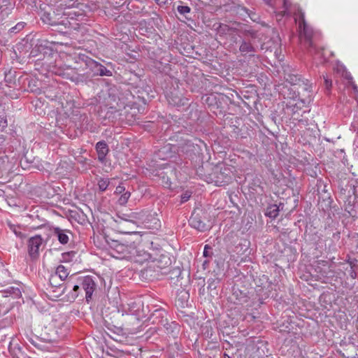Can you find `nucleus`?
<instances>
[{
	"label": "nucleus",
	"mask_w": 358,
	"mask_h": 358,
	"mask_svg": "<svg viewBox=\"0 0 358 358\" xmlns=\"http://www.w3.org/2000/svg\"><path fill=\"white\" fill-rule=\"evenodd\" d=\"M189 198H190V194L188 192H186L181 196V202L182 203L186 202L187 201L189 200Z\"/></svg>",
	"instance_id": "bb28decb"
},
{
	"label": "nucleus",
	"mask_w": 358,
	"mask_h": 358,
	"mask_svg": "<svg viewBox=\"0 0 358 358\" xmlns=\"http://www.w3.org/2000/svg\"><path fill=\"white\" fill-rule=\"evenodd\" d=\"M324 83H325L327 89L329 90L332 85L331 80L329 79L327 76V77L324 76Z\"/></svg>",
	"instance_id": "a878e982"
},
{
	"label": "nucleus",
	"mask_w": 358,
	"mask_h": 358,
	"mask_svg": "<svg viewBox=\"0 0 358 358\" xmlns=\"http://www.w3.org/2000/svg\"><path fill=\"white\" fill-rule=\"evenodd\" d=\"M211 250V248L208 245H206L204 246V249H203V256L204 257H208L209 256V254H208V250Z\"/></svg>",
	"instance_id": "c85d7f7f"
},
{
	"label": "nucleus",
	"mask_w": 358,
	"mask_h": 358,
	"mask_svg": "<svg viewBox=\"0 0 358 358\" xmlns=\"http://www.w3.org/2000/svg\"><path fill=\"white\" fill-rule=\"evenodd\" d=\"M67 328L62 317L55 318L41 332L39 329H34V332L30 329L25 330V336L28 341L37 348L50 351L52 344L62 339L66 333Z\"/></svg>",
	"instance_id": "f257e3e1"
},
{
	"label": "nucleus",
	"mask_w": 358,
	"mask_h": 358,
	"mask_svg": "<svg viewBox=\"0 0 358 358\" xmlns=\"http://www.w3.org/2000/svg\"><path fill=\"white\" fill-rule=\"evenodd\" d=\"M240 51L243 53H250L254 51V48L250 43L243 42L240 46Z\"/></svg>",
	"instance_id": "a211bd4d"
},
{
	"label": "nucleus",
	"mask_w": 358,
	"mask_h": 358,
	"mask_svg": "<svg viewBox=\"0 0 358 358\" xmlns=\"http://www.w3.org/2000/svg\"><path fill=\"white\" fill-rule=\"evenodd\" d=\"M294 20L298 23L299 39L301 43L309 49L311 53L316 55L320 54L315 48L313 38L315 33L311 27H310L305 20V14L301 10L294 14Z\"/></svg>",
	"instance_id": "7ed1b4c3"
},
{
	"label": "nucleus",
	"mask_w": 358,
	"mask_h": 358,
	"mask_svg": "<svg viewBox=\"0 0 358 358\" xmlns=\"http://www.w3.org/2000/svg\"><path fill=\"white\" fill-rule=\"evenodd\" d=\"M127 216L128 218H124L126 221H129L135 224H148L150 223L152 215L150 211L146 210H141L138 211L132 212L129 215H124Z\"/></svg>",
	"instance_id": "423d86ee"
},
{
	"label": "nucleus",
	"mask_w": 358,
	"mask_h": 358,
	"mask_svg": "<svg viewBox=\"0 0 358 358\" xmlns=\"http://www.w3.org/2000/svg\"><path fill=\"white\" fill-rule=\"evenodd\" d=\"M266 215L272 218H275L278 215V207L276 205L271 206L267 210Z\"/></svg>",
	"instance_id": "6ab92c4d"
},
{
	"label": "nucleus",
	"mask_w": 358,
	"mask_h": 358,
	"mask_svg": "<svg viewBox=\"0 0 358 358\" xmlns=\"http://www.w3.org/2000/svg\"><path fill=\"white\" fill-rule=\"evenodd\" d=\"M267 4L270 3L271 0H264Z\"/></svg>",
	"instance_id": "72a5a7b5"
},
{
	"label": "nucleus",
	"mask_w": 358,
	"mask_h": 358,
	"mask_svg": "<svg viewBox=\"0 0 358 358\" xmlns=\"http://www.w3.org/2000/svg\"><path fill=\"white\" fill-rule=\"evenodd\" d=\"M69 273L68 269L64 266H58L56 268L55 273L52 275L50 278V285H53L57 277L59 278L62 281L64 280L68 277Z\"/></svg>",
	"instance_id": "9d476101"
},
{
	"label": "nucleus",
	"mask_w": 358,
	"mask_h": 358,
	"mask_svg": "<svg viewBox=\"0 0 358 358\" xmlns=\"http://www.w3.org/2000/svg\"><path fill=\"white\" fill-rule=\"evenodd\" d=\"M321 55H322V57H324V52H322Z\"/></svg>",
	"instance_id": "f704fd0d"
},
{
	"label": "nucleus",
	"mask_w": 358,
	"mask_h": 358,
	"mask_svg": "<svg viewBox=\"0 0 358 358\" xmlns=\"http://www.w3.org/2000/svg\"><path fill=\"white\" fill-rule=\"evenodd\" d=\"M125 187L122 185H118L115 191V194H122L125 192Z\"/></svg>",
	"instance_id": "393cba45"
},
{
	"label": "nucleus",
	"mask_w": 358,
	"mask_h": 358,
	"mask_svg": "<svg viewBox=\"0 0 358 358\" xmlns=\"http://www.w3.org/2000/svg\"><path fill=\"white\" fill-rule=\"evenodd\" d=\"M306 100L298 99L290 101L287 104V109L291 111V118L294 121H297L299 123L302 122L303 124L307 123V120L303 121L301 118L302 114L300 113V111L306 106Z\"/></svg>",
	"instance_id": "39448f33"
},
{
	"label": "nucleus",
	"mask_w": 358,
	"mask_h": 358,
	"mask_svg": "<svg viewBox=\"0 0 358 358\" xmlns=\"http://www.w3.org/2000/svg\"><path fill=\"white\" fill-rule=\"evenodd\" d=\"M63 15L66 16V19L71 20L77 19L78 17H83V14L80 12L76 11L74 10L65 11L64 12Z\"/></svg>",
	"instance_id": "f3484780"
},
{
	"label": "nucleus",
	"mask_w": 358,
	"mask_h": 358,
	"mask_svg": "<svg viewBox=\"0 0 358 358\" xmlns=\"http://www.w3.org/2000/svg\"><path fill=\"white\" fill-rule=\"evenodd\" d=\"M110 180L107 178H100L97 180V186L101 192H103L109 187Z\"/></svg>",
	"instance_id": "2eb2a0df"
},
{
	"label": "nucleus",
	"mask_w": 358,
	"mask_h": 358,
	"mask_svg": "<svg viewBox=\"0 0 358 358\" xmlns=\"http://www.w3.org/2000/svg\"><path fill=\"white\" fill-rule=\"evenodd\" d=\"M80 289V285H75L73 287V293L71 294V298L75 299L78 296V289Z\"/></svg>",
	"instance_id": "b1692460"
},
{
	"label": "nucleus",
	"mask_w": 358,
	"mask_h": 358,
	"mask_svg": "<svg viewBox=\"0 0 358 358\" xmlns=\"http://www.w3.org/2000/svg\"><path fill=\"white\" fill-rule=\"evenodd\" d=\"M8 227L9 229L15 234L17 237H19L20 238H24V234L21 231V226L17 224H12L11 222H8Z\"/></svg>",
	"instance_id": "dca6fc26"
},
{
	"label": "nucleus",
	"mask_w": 358,
	"mask_h": 358,
	"mask_svg": "<svg viewBox=\"0 0 358 358\" xmlns=\"http://www.w3.org/2000/svg\"><path fill=\"white\" fill-rule=\"evenodd\" d=\"M177 10L181 15H185L187 13H190V8L187 6H178L177 7Z\"/></svg>",
	"instance_id": "412c9836"
},
{
	"label": "nucleus",
	"mask_w": 358,
	"mask_h": 358,
	"mask_svg": "<svg viewBox=\"0 0 358 358\" xmlns=\"http://www.w3.org/2000/svg\"><path fill=\"white\" fill-rule=\"evenodd\" d=\"M231 168L224 164H217L211 174L212 182L217 186H223L228 184L231 179Z\"/></svg>",
	"instance_id": "20e7f679"
},
{
	"label": "nucleus",
	"mask_w": 358,
	"mask_h": 358,
	"mask_svg": "<svg viewBox=\"0 0 358 358\" xmlns=\"http://www.w3.org/2000/svg\"><path fill=\"white\" fill-rule=\"evenodd\" d=\"M157 4L164 5L168 3L169 0H155Z\"/></svg>",
	"instance_id": "7c9ffc66"
},
{
	"label": "nucleus",
	"mask_w": 358,
	"mask_h": 358,
	"mask_svg": "<svg viewBox=\"0 0 358 358\" xmlns=\"http://www.w3.org/2000/svg\"><path fill=\"white\" fill-rule=\"evenodd\" d=\"M347 262L351 267V269L357 268V262L358 261L355 258H348Z\"/></svg>",
	"instance_id": "4be33fe9"
},
{
	"label": "nucleus",
	"mask_w": 358,
	"mask_h": 358,
	"mask_svg": "<svg viewBox=\"0 0 358 358\" xmlns=\"http://www.w3.org/2000/svg\"><path fill=\"white\" fill-rule=\"evenodd\" d=\"M352 87H353L354 91H355L356 93H357V92L358 93V87H357V86L356 85L353 84V85H352Z\"/></svg>",
	"instance_id": "473e14b6"
},
{
	"label": "nucleus",
	"mask_w": 358,
	"mask_h": 358,
	"mask_svg": "<svg viewBox=\"0 0 358 358\" xmlns=\"http://www.w3.org/2000/svg\"><path fill=\"white\" fill-rule=\"evenodd\" d=\"M42 20L51 25L55 24L54 22L51 21L50 14L49 13H44L43 15L41 17Z\"/></svg>",
	"instance_id": "5701e85b"
},
{
	"label": "nucleus",
	"mask_w": 358,
	"mask_h": 358,
	"mask_svg": "<svg viewBox=\"0 0 358 358\" xmlns=\"http://www.w3.org/2000/svg\"><path fill=\"white\" fill-rule=\"evenodd\" d=\"M130 196H131L130 192L127 191V192H124L123 194H121V196L118 199V201H117L118 203L121 206L125 205L127 203Z\"/></svg>",
	"instance_id": "aec40b11"
},
{
	"label": "nucleus",
	"mask_w": 358,
	"mask_h": 358,
	"mask_svg": "<svg viewBox=\"0 0 358 358\" xmlns=\"http://www.w3.org/2000/svg\"><path fill=\"white\" fill-rule=\"evenodd\" d=\"M0 125H2L3 127H6L7 126V121L3 118L0 119Z\"/></svg>",
	"instance_id": "2f4dec72"
},
{
	"label": "nucleus",
	"mask_w": 358,
	"mask_h": 358,
	"mask_svg": "<svg viewBox=\"0 0 358 358\" xmlns=\"http://www.w3.org/2000/svg\"><path fill=\"white\" fill-rule=\"evenodd\" d=\"M96 149L99 159L101 162H103L108 152V147L107 144L105 141H99L96 145Z\"/></svg>",
	"instance_id": "ddd939ff"
},
{
	"label": "nucleus",
	"mask_w": 358,
	"mask_h": 358,
	"mask_svg": "<svg viewBox=\"0 0 358 358\" xmlns=\"http://www.w3.org/2000/svg\"><path fill=\"white\" fill-rule=\"evenodd\" d=\"M24 22H19L16 24L15 27L11 28V31H14V29L20 30L24 27Z\"/></svg>",
	"instance_id": "cd10ccee"
},
{
	"label": "nucleus",
	"mask_w": 358,
	"mask_h": 358,
	"mask_svg": "<svg viewBox=\"0 0 358 358\" xmlns=\"http://www.w3.org/2000/svg\"><path fill=\"white\" fill-rule=\"evenodd\" d=\"M152 219H153V217H152L151 220H152ZM154 220H156V218H154ZM151 221H152V220H150V222H151Z\"/></svg>",
	"instance_id": "c9c22d12"
},
{
	"label": "nucleus",
	"mask_w": 358,
	"mask_h": 358,
	"mask_svg": "<svg viewBox=\"0 0 358 358\" xmlns=\"http://www.w3.org/2000/svg\"><path fill=\"white\" fill-rule=\"evenodd\" d=\"M94 243L98 248L107 250L116 259L129 260L135 252V243L127 240H114L97 236L94 238Z\"/></svg>",
	"instance_id": "f03ea898"
},
{
	"label": "nucleus",
	"mask_w": 358,
	"mask_h": 358,
	"mask_svg": "<svg viewBox=\"0 0 358 358\" xmlns=\"http://www.w3.org/2000/svg\"><path fill=\"white\" fill-rule=\"evenodd\" d=\"M190 225L201 231H206L208 227L198 216H191L189 219Z\"/></svg>",
	"instance_id": "f8f14e48"
},
{
	"label": "nucleus",
	"mask_w": 358,
	"mask_h": 358,
	"mask_svg": "<svg viewBox=\"0 0 358 358\" xmlns=\"http://www.w3.org/2000/svg\"><path fill=\"white\" fill-rule=\"evenodd\" d=\"M54 235L57 236L60 243L64 245L69 241V234L70 231L65 229H62L59 227L55 228L53 230Z\"/></svg>",
	"instance_id": "9b49d317"
},
{
	"label": "nucleus",
	"mask_w": 358,
	"mask_h": 358,
	"mask_svg": "<svg viewBox=\"0 0 358 358\" xmlns=\"http://www.w3.org/2000/svg\"><path fill=\"white\" fill-rule=\"evenodd\" d=\"M150 259L151 255L150 253L135 244V252L133 253V257L129 258V260L142 264Z\"/></svg>",
	"instance_id": "1a4fd4ad"
},
{
	"label": "nucleus",
	"mask_w": 358,
	"mask_h": 358,
	"mask_svg": "<svg viewBox=\"0 0 358 358\" xmlns=\"http://www.w3.org/2000/svg\"><path fill=\"white\" fill-rule=\"evenodd\" d=\"M81 287L85 292V298L87 301H89L92 296V294L96 288V284L92 277L90 275L85 276L81 280Z\"/></svg>",
	"instance_id": "6e6552de"
},
{
	"label": "nucleus",
	"mask_w": 358,
	"mask_h": 358,
	"mask_svg": "<svg viewBox=\"0 0 358 358\" xmlns=\"http://www.w3.org/2000/svg\"><path fill=\"white\" fill-rule=\"evenodd\" d=\"M357 269V268H354V269H351V271H350V275L352 277V278H353V279L356 278V277H357V273H356Z\"/></svg>",
	"instance_id": "c756f323"
},
{
	"label": "nucleus",
	"mask_w": 358,
	"mask_h": 358,
	"mask_svg": "<svg viewBox=\"0 0 358 358\" xmlns=\"http://www.w3.org/2000/svg\"><path fill=\"white\" fill-rule=\"evenodd\" d=\"M90 64L94 68H96V73L99 74L100 76H110L112 75L110 70H108L104 66L101 65V64L92 61L90 62Z\"/></svg>",
	"instance_id": "4468645a"
},
{
	"label": "nucleus",
	"mask_w": 358,
	"mask_h": 358,
	"mask_svg": "<svg viewBox=\"0 0 358 358\" xmlns=\"http://www.w3.org/2000/svg\"><path fill=\"white\" fill-rule=\"evenodd\" d=\"M43 240L39 235L31 237L27 242L28 253L30 257L35 259L39 256L40 248L42 246Z\"/></svg>",
	"instance_id": "0eeeda50"
}]
</instances>
